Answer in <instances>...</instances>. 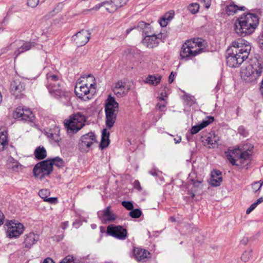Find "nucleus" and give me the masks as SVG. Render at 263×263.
Returning <instances> with one entry per match:
<instances>
[{
    "label": "nucleus",
    "instance_id": "49530a36",
    "mask_svg": "<svg viewBox=\"0 0 263 263\" xmlns=\"http://www.w3.org/2000/svg\"><path fill=\"white\" fill-rule=\"evenodd\" d=\"M149 24H147L144 22H140L138 23V25L137 26V28L139 29L140 30H142L143 32H144V29L148 28Z\"/></svg>",
    "mask_w": 263,
    "mask_h": 263
},
{
    "label": "nucleus",
    "instance_id": "2eb2a0df",
    "mask_svg": "<svg viewBox=\"0 0 263 263\" xmlns=\"http://www.w3.org/2000/svg\"><path fill=\"white\" fill-rule=\"evenodd\" d=\"M76 95L83 100L87 101L91 98L90 90L87 85H76L74 88Z\"/></svg>",
    "mask_w": 263,
    "mask_h": 263
},
{
    "label": "nucleus",
    "instance_id": "ea45409f",
    "mask_svg": "<svg viewBox=\"0 0 263 263\" xmlns=\"http://www.w3.org/2000/svg\"><path fill=\"white\" fill-rule=\"evenodd\" d=\"M226 157L229 161L233 165H237L236 164V158L233 153V151H231L230 152L226 153Z\"/></svg>",
    "mask_w": 263,
    "mask_h": 263
},
{
    "label": "nucleus",
    "instance_id": "a878e982",
    "mask_svg": "<svg viewBox=\"0 0 263 263\" xmlns=\"http://www.w3.org/2000/svg\"><path fill=\"white\" fill-rule=\"evenodd\" d=\"M46 79L47 81L46 84L47 88L52 87L54 85L55 86L57 84L59 85L60 83H62V80L58 76L51 73H48L46 74Z\"/></svg>",
    "mask_w": 263,
    "mask_h": 263
},
{
    "label": "nucleus",
    "instance_id": "72a5a7b5",
    "mask_svg": "<svg viewBox=\"0 0 263 263\" xmlns=\"http://www.w3.org/2000/svg\"><path fill=\"white\" fill-rule=\"evenodd\" d=\"M54 130L55 132H58V133H53L49 132L47 133V137L49 138H51V139L54 142H56L59 146H60V142L61 140V138L60 137L59 134L60 130L58 129V128H57L54 129Z\"/></svg>",
    "mask_w": 263,
    "mask_h": 263
},
{
    "label": "nucleus",
    "instance_id": "13d9d810",
    "mask_svg": "<svg viewBox=\"0 0 263 263\" xmlns=\"http://www.w3.org/2000/svg\"><path fill=\"white\" fill-rule=\"evenodd\" d=\"M149 173L154 176H157L158 175L159 171L156 169H152L149 172Z\"/></svg>",
    "mask_w": 263,
    "mask_h": 263
},
{
    "label": "nucleus",
    "instance_id": "473e14b6",
    "mask_svg": "<svg viewBox=\"0 0 263 263\" xmlns=\"http://www.w3.org/2000/svg\"><path fill=\"white\" fill-rule=\"evenodd\" d=\"M35 158L38 160H42L47 156V153L44 147L39 146L34 152Z\"/></svg>",
    "mask_w": 263,
    "mask_h": 263
},
{
    "label": "nucleus",
    "instance_id": "aec40b11",
    "mask_svg": "<svg viewBox=\"0 0 263 263\" xmlns=\"http://www.w3.org/2000/svg\"><path fill=\"white\" fill-rule=\"evenodd\" d=\"M128 0H110L107 11L109 13L114 12L118 8L126 4Z\"/></svg>",
    "mask_w": 263,
    "mask_h": 263
},
{
    "label": "nucleus",
    "instance_id": "dca6fc26",
    "mask_svg": "<svg viewBox=\"0 0 263 263\" xmlns=\"http://www.w3.org/2000/svg\"><path fill=\"white\" fill-rule=\"evenodd\" d=\"M24 231V226L21 223H14L8 228L7 234L12 238H16L19 236Z\"/></svg>",
    "mask_w": 263,
    "mask_h": 263
},
{
    "label": "nucleus",
    "instance_id": "7c9ffc66",
    "mask_svg": "<svg viewBox=\"0 0 263 263\" xmlns=\"http://www.w3.org/2000/svg\"><path fill=\"white\" fill-rule=\"evenodd\" d=\"M109 132L106 129H103L102 132V139L100 147L103 149L108 146L110 140L109 139Z\"/></svg>",
    "mask_w": 263,
    "mask_h": 263
},
{
    "label": "nucleus",
    "instance_id": "9d476101",
    "mask_svg": "<svg viewBox=\"0 0 263 263\" xmlns=\"http://www.w3.org/2000/svg\"><path fill=\"white\" fill-rule=\"evenodd\" d=\"M193 45H195L194 43L189 40L183 44L180 52L181 59L192 58L198 55L199 51L197 52V50H195Z\"/></svg>",
    "mask_w": 263,
    "mask_h": 263
},
{
    "label": "nucleus",
    "instance_id": "4d7b16f0",
    "mask_svg": "<svg viewBox=\"0 0 263 263\" xmlns=\"http://www.w3.org/2000/svg\"><path fill=\"white\" fill-rule=\"evenodd\" d=\"M256 207V204L253 203V204H252L250 206L249 208H248L247 209V210H246V214H250L254 209H255V208Z\"/></svg>",
    "mask_w": 263,
    "mask_h": 263
},
{
    "label": "nucleus",
    "instance_id": "09e8293b",
    "mask_svg": "<svg viewBox=\"0 0 263 263\" xmlns=\"http://www.w3.org/2000/svg\"><path fill=\"white\" fill-rule=\"evenodd\" d=\"M156 36H157V39H158L159 43H160V41L164 42L167 37L166 34L164 33H160L156 35Z\"/></svg>",
    "mask_w": 263,
    "mask_h": 263
},
{
    "label": "nucleus",
    "instance_id": "a211bd4d",
    "mask_svg": "<svg viewBox=\"0 0 263 263\" xmlns=\"http://www.w3.org/2000/svg\"><path fill=\"white\" fill-rule=\"evenodd\" d=\"M145 36L142 40L144 45L149 48H153L158 46L159 43L156 34H148L147 32H145Z\"/></svg>",
    "mask_w": 263,
    "mask_h": 263
},
{
    "label": "nucleus",
    "instance_id": "4c0bfd02",
    "mask_svg": "<svg viewBox=\"0 0 263 263\" xmlns=\"http://www.w3.org/2000/svg\"><path fill=\"white\" fill-rule=\"evenodd\" d=\"M49 160L50 162H52V166L54 165L58 167H62L64 166V161L60 157H57L52 159H50Z\"/></svg>",
    "mask_w": 263,
    "mask_h": 263
},
{
    "label": "nucleus",
    "instance_id": "338daca9",
    "mask_svg": "<svg viewBox=\"0 0 263 263\" xmlns=\"http://www.w3.org/2000/svg\"><path fill=\"white\" fill-rule=\"evenodd\" d=\"M258 42L260 48L263 50V40H262V39H260L258 38Z\"/></svg>",
    "mask_w": 263,
    "mask_h": 263
},
{
    "label": "nucleus",
    "instance_id": "412c9836",
    "mask_svg": "<svg viewBox=\"0 0 263 263\" xmlns=\"http://www.w3.org/2000/svg\"><path fill=\"white\" fill-rule=\"evenodd\" d=\"M233 153L235 157L239 159L241 163H243L246 160H249L251 155L250 151H241L239 148L233 149Z\"/></svg>",
    "mask_w": 263,
    "mask_h": 263
},
{
    "label": "nucleus",
    "instance_id": "a19ab883",
    "mask_svg": "<svg viewBox=\"0 0 263 263\" xmlns=\"http://www.w3.org/2000/svg\"><path fill=\"white\" fill-rule=\"evenodd\" d=\"M252 250L245 251L241 257V259L245 262L248 261L252 256Z\"/></svg>",
    "mask_w": 263,
    "mask_h": 263
},
{
    "label": "nucleus",
    "instance_id": "e2e57ef3",
    "mask_svg": "<svg viewBox=\"0 0 263 263\" xmlns=\"http://www.w3.org/2000/svg\"><path fill=\"white\" fill-rule=\"evenodd\" d=\"M4 215L3 213L0 211V226L2 225L4 222Z\"/></svg>",
    "mask_w": 263,
    "mask_h": 263
},
{
    "label": "nucleus",
    "instance_id": "6ab92c4d",
    "mask_svg": "<svg viewBox=\"0 0 263 263\" xmlns=\"http://www.w3.org/2000/svg\"><path fill=\"white\" fill-rule=\"evenodd\" d=\"M128 89H127L126 87L125 82L122 80L116 82L112 88L113 92L118 97H122L125 96L128 92Z\"/></svg>",
    "mask_w": 263,
    "mask_h": 263
},
{
    "label": "nucleus",
    "instance_id": "3c124183",
    "mask_svg": "<svg viewBox=\"0 0 263 263\" xmlns=\"http://www.w3.org/2000/svg\"><path fill=\"white\" fill-rule=\"evenodd\" d=\"M39 3V0H28L27 5L31 8H35Z\"/></svg>",
    "mask_w": 263,
    "mask_h": 263
},
{
    "label": "nucleus",
    "instance_id": "b1692460",
    "mask_svg": "<svg viewBox=\"0 0 263 263\" xmlns=\"http://www.w3.org/2000/svg\"><path fill=\"white\" fill-rule=\"evenodd\" d=\"M222 180L221 172L219 170H214L211 172L210 182L212 186H219Z\"/></svg>",
    "mask_w": 263,
    "mask_h": 263
},
{
    "label": "nucleus",
    "instance_id": "c03bdc74",
    "mask_svg": "<svg viewBox=\"0 0 263 263\" xmlns=\"http://www.w3.org/2000/svg\"><path fill=\"white\" fill-rule=\"evenodd\" d=\"M208 120L202 121V123L199 124L202 129L206 127L209 124L212 123L214 120V117L211 116L208 117Z\"/></svg>",
    "mask_w": 263,
    "mask_h": 263
},
{
    "label": "nucleus",
    "instance_id": "6e6552de",
    "mask_svg": "<svg viewBox=\"0 0 263 263\" xmlns=\"http://www.w3.org/2000/svg\"><path fill=\"white\" fill-rule=\"evenodd\" d=\"M47 89L51 95L58 99L67 100L69 99V92L66 90L63 82Z\"/></svg>",
    "mask_w": 263,
    "mask_h": 263
},
{
    "label": "nucleus",
    "instance_id": "0eeeda50",
    "mask_svg": "<svg viewBox=\"0 0 263 263\" xmlns=\"http://www.w3.org/2000/svg\"><path fill=\"white\" fill-rule=\"evenodd\" d=\"M52 171V163L49 159H47L37 163L33 168V173L35 177L42 179L49 176Z\"/></svg>",
    "mask_w": 263,
    "mask_h": 263
},
{
    "label": "nucleus",
    "instance_id": "f03ea898",
    "mask_svg": "<svg viewBox=\"0 0 263 263\" xmlns=\"http://www.w3.org/2000/svg\"><path fill=\"white\" fill-rule=\"evenodd\" d=\"M259 24L258 16L254 13H243L235 21L234 30L239 36H246L253 33Z\"/></svg>",
    "mask_w": 263,
    "mask_h": 263
},
{
    "label": "nucleus",
    "instance_id": "052dcab7",
    "mask_svg": "<svg viewBox=\"0 0 263 263\" xmlns=\"http://www.w3.org/2000/svg\"><path fill=\"white\" fill-rule=\"evenodd\" d=\"M174 74L173 72H172L168 77V82L172 83L174 81Z\"/></svg>",
    "mask_w": 263,
    "mask_h": 263
},
{
    "label": "nucleus",
    "instance_id": "f3484780",
    "mask_svg": "<svg viewBox=\"0 0 263 263\" xmlns=\"http://www.w3.org/2000/svg\"><path fill=\"white\" fill-rule=\"evenodd\" d=\"M134 256L138 261H145L146 259L150 257V253L145 249L140 247L133 248Z\"/></svg>",
    "mask_w": 263,
    "mask_h": 263
},
{
    "label": "nucleus",
    "instance_id": "20e7f679",
    "mask_svg": "<svg viewBox=\"0 0 263 263\" xmlns=\"http://www.w3.org/2000/svg\"><path fill=\"white\" fill-rule=\"evenodd\" d=\"M262 71V63L258 60H255L242 70L241 77L246 82H251L258 78Z\"/></svg>",
    "mask_w": 263,
    "mask_h": 263
},
{
    "label": "nucleus",
    "instance_id": "37998d69",
    "mask_svg": "<svg viewBox=\"0 0 263 263\" xmlns=\"http://www.w3.org/2000/svg\"><path fill=\"white\" fill-rule=\"evenodd\" d=\"M161 97L160 98L161 101H160V102H158L157 104L156 107L157 108H158L160 110H161V111H163L164 110L166 105H165V103L164 102V99L163 98V95L162 92L161 93Z\"/></svg>",
    "mask_w": 263,
    "mask_h": 263
},
{
    "label": "nucleus",
    "instance_id": "864d4df0",
    "mask_svg": "<svg viewBox=\"0 0 263 263\" xmlns=\"http://www.w3.org/2000/svg\"><path fill=\"white\" fill-rule=\"evenodd\" d=\"M238 132L240 135L243 136L245 137H247L248 135V132L243 126L239 127L238 128Z\"/></svg>",
    "mask_w": 263,
    "mask_h": 263
},
{
    "label": "nucleus",
    "instance_id": "79ce46f5",
    "mask_svg": "<svg viewBox=\"0 0 263 263\" xmlns=\"http://www.w3.org/2000/svg\"><path fill=\"white\" fill-rule=\"evenodd\" d=\"M129 216L134 218H139L142 215V212L138 209L132 210L129 214Z\"/></svg>",
    "mask_w": 263,
    "mask_h": 263
},
{
    "label": "nucleus",
    "instance_id": "423d86ee",
    "mask_svg": "<svg viewBox=\"0 0 263 263\" xmlns=\"http://www.w3.org/2000/svg\"><path fill=\"white\" fill-rule=\"evenodd\" d=\"M52 171V163L49 159H47L37 163L33 168V173L35 177L42 179L49 176Z\"/></svg>",
    "mask_w": 263,
    "mask_h": 263
},
{
    "label": "nucleus",
    "instance_id": "393cba45",
    "mask_svg": "<svg viewBox=\"0 0 263 263\" xmlns=\"http://www.w3.org/2000/svg\"><path fill=\"white\" fill-rule=\"evenodd\" d=\"M39 239V236L33 233H30L25 235L24 243L25 247L27 248H30Z\"/></svg>",
    "mask_w": 263,
    "mask_h": 263
},
{
    "label": "nucleus",
    "instance_id": "9b49d317",
    "mask_svg": "<svg viewBox=\"0 0 263 263\" xmlns=\"http://www.w3.org/2000/svg\"><path fill=\"white\" fill-rule=\"evenodd\" d=\"M90 38V33L87 30L82 29L72 36V40L78 46L85 45Z\"/></svg>",
    "mask_w": 263,
    "mask_h": 263
},
{
    "label": "nucleus",
    "instance_id": "ddd939ff",
    "mask_svg": "<svg viewBox=\"0 0 263 263\" xmlns=\"http://www.w3.org/2000/svg\"><path fill=\"white\" fill-rule=\"evenodd\" d=\"M16 118L28 122H33L34 116L30 109H21L17 108L15 111L14 115Z\"/></svg>",
    "mask_w": 263,
    "mask_h": 263
},
{
    "label": "nucleus",
    "instance_id": "8fccbe9b",
    "mask_svg": "<svg viewBox=\"0 0 263 263\" xmlns=\"http://www.w3.org/2000/svg\"><path fill=\"white\" fill-rule=\"evenodd\" d=\"M61 263H74L73 257L70 255H68L65 257Z\"/></svg>",
    "mask_w": 263,
    "mask_h": 263
},
{
    "label": "nucleus",
    "instance_id": "774afa93",
    "mask_svg": "<svg viewBox=\"0 0 263 263\" xmlns=\"http://www.w3.org/2000/svg\"><path fill=\"white\" fill-rule=\"evenodd\" d=\"M19 166H21V165L16 163V164L13 165L12 168L13 170H16V169H17Z\"/></svg>",
    "mask_w": 263,
    "mask_h": 263
},
{
    "label": "nucleus",
    "instance_id": "1a4fd4ad",
    "mask_svg": "<svg viewBox=\"0 0 263 263\" xmlns=\"http://www.w3.org/2000/svg\"><path fill=\"white\" fill-rule=\"evenodd\" d=\"M107 232L109 235L120 240H124L127 235V230L121 226H109Z\"/></svg>",
    "mask_w": 263,
    "mask_h": 263
},
{
    "label": "nucleus",
    "instance_id": "bf43d9fd",
    "mask_svg": "<svg viewBox=\"0 0 263 263\" xmlns=\"http://www.w3.org/2000/svg\"><path fill=\"white\" fill-rule=\"evenodd\" d=\"M192 181L193 182V186L195 187H198L201 183V181H198V180L194 181L193 180H192Z\"/></svg>",
    "mask_w": 263,
    "mask_h": 263
},
{
    "label": "nucleus",
    "instance_id": "7ed1b4c3",
    "mask_svg": "<svg viewBox=\"0 0 263 263\" xmlns=\"http://www.w3.org/2000/svg\"><path fill=\"white\" fill-rule=\"evenodd\" d=\"M119 111V104L115 98L108 96L105 107L106 125L108 128L113 127Z\"/></svg>",
    "mask_w": 263,
    "mask_h": 263
},
{
    "label": "nucleus",
    "instance_id": "0e129e2a",
    "mask_svg": "<svg viewBox=\"0 0 263 263\" xmlns=\"http://www.w3.org/2000/svg\"><path fill=\"white\" fill-rule=\"evenodd\" d=\"M68 221L63 222L61 224V228L63 230H65L68 227Z\"/></svg>",
    "mask_w": 263,
    "mask_h": 263
},
{
    "label": "nucleus",
    "instance_id": "4be33fe9",
    "mask_svg": "<svg viewBox=\"0 0 263 263\" xmlns=\"http://www.w3.org/2000/svg\"><path fill=\"white\" fill-rule=\"evenodd\" d=\"M98 215L100 218L104 221H112L116 218V216L111 212L110 206H107L102 212H99Z\"/></svg>",
    "mask_w": 263,
    "mask_h": 263
},
{
    "label": "nucleus",
    "instance_id": "c85d7f7f",
    "mask_svg": "<svg viewBox=\"0 0 263 263\" xmlns=\"http://www.w3.org/2000/svg\"><path fill=\"white\" fill-rule=\"evenodd\" d=\"M246 8L245 6H238L234 3L227 6L226 8V13L229 15H233L239 11H245Z\"/></svg>",
    "mask_w": 263,
    "mask_h": 263
},
{
    "label": "nucleus",
    "instance_id": "4468645a",
    "mask_svg": "<svg viewBox=\"0 0 263 263\" xmlns=\"http://www.w3.org/2000/svg\"><path fill=\"white\" fill-rule=\"evenodd\" d=\"M97 140L95 134L92 132H89L84 135L81 138L80 147L81 149H88L93 143H97Z\"/></svg>",
    "mask_w": 263,
    "mask_h": 263
},
{
    "label": "nucleus",
    "instance_id": "bb28decb",
    "mask_svg": "<svg viewBox=\"0 0 263 263\" xmlns=\"http://www.w3.org/2000/svg\"><path fill=\"white\" fill-rule=\"evenodd\" d=\"M37 44L34 42H26L15 51L16 56H18L21 53L26 52L30 49L35 47Z\"/></svg>",
    "mask_w": 263,
    "mask_h": 263
},
{
    "label": "nucleus",
    "instance_id": "de8ad7c7",
    "mask_svg": "<svg viewBox=\"0 0 263 263\" xmlns=\"http://www.w3.org/2000/svg\"><path fill=\"white\" fill-rule=\"evenodd\" d=\"M122 205L128 210H132L134 208L133 204L130 201H122Z\"/></svg>",
    "mask_w": 263,
    "mask_h": 263
},
{
    "label": "nucleus",
    "instance_id": "5fc2aeb1",
    "mask_svg": "<svg viewBox=\"0 0 263 263\" xmlns=\"http://www.w3.org/2000/svg\"><path fill=\"white\" fill-rule=\"evenodd\" d=\"M172 17L169 16L167 18H162L160 20L159 23L161 27H165L167 24V20H171Z\"/></svg>",
    "mask_w": 263,
    "mask_h": 263
},
{
    "label": "nucleus",
    "instance_id": "39448f33",
    "mask_svg": "<svg viewBox=\"0 0 263 263\" xmlns=\"http://www.w3.org/2000/svg\"><path fill=\"white\" fill-rule=\"evenodd\" d=\"M85 117L82 113L78 112L66 120L64 124L68 134H74L85 125Z\"/></svg>",
    "mask_w": 263,
    "mask_h": 263
},
{
    "label": "nucleus",
    "instance_id": "cd10ccee",
    "mask_svg": "<svg viewBox=\"0 0 263 263\" xmlns=\"http://www.w3.org/2000/svg\"><path fill=\"white\" fill-rule=\"evenodd\" d=\"M191 42L194 43L195 45H193L195 50L199 51L198 54L202 53L205 47L204 41L201 39H193L189 40Z\"/></svg>",
    "mask_w": 263,
    "mask_h": 263
},
{
    "label": "nucleus",
    "instance_id": "a18cd8bd",
    "mask_svg": "<svg viewBox=\"0 0 263 263\" xmlns=\"http://www.w3.org/2000/svg\"><path fill=\"white\" fill-rule=\"evenodd\" d=\"M109 6V1H105L96 5L92 9L98 10L101 7H104L107 10V7Z\"/></svg>",
    "mask_w": 263,
    "mask_h": 263
},
{
    "label": "nucleus",
    "instance_id": "603ef678",
    "mask_svg": "<svg viewBox=\"0 0 263 263\" xmlns=\"http://www.w3.org/2000/svg\"><path fill=\"white\" fill-rule=\"evenodd\" d=\"M202 128L199 125H195L192 127L191 133L192 135L196 134Z\"/></svg>",
    "mask_w": 263,
    "mask_h": 263
},
{
    "label": "nucleus",
    "instance_id": "f704fd0d",
    "mask_svg": "<svg viewBox=\"0 0 263 263\" xmlns=\"http://www.w3.org/2000/svg\"><path fill=\"white\" fill-rule=\"evenodd\" d=\"M218 140L219 137L216 136L215 134H213L210 135V136L208 137L206 141L209 144L214 147L215 145L217 144Z\"/></svg>",
    "mask_w": 263,
    "mask_h": 263
},
{
    "label": "nucleus",
    "instance_id": "58836bf2",
    "mask_svg": "<svg viewBox=\"0 0 263 263\" xmlns=\"http://www.w3.org/2000/svg\"><path fill=\"white\" fill-rule=\"evenodd\" d=\"M263 185V181L259 180L258 181H255L251 184L252 189L254 193L259 191L261 186Z\"/></svg>",
    "mask_w": 263,
    "mask_h": 263
},
{
    "label": "nucleus",
    "instance_id": "680f3d73",
    "mask_svg": "<svg viewBox=\"0 0 263 263\" xmlns=\"http://www.w3.org/2000/svg\"><path fill=\"white\" fill-rule=\"evenodd\" d=\"M43 263H54V262L51 258L48 257L44 259Z\"/></svg>",
    "mask_w": 263,
    "mask_h": 263
},
{
    "label": "nucleus",
    "instance_id": "c756f323",
    "mask_svg": "<svg viewBox=\"0 0 263 263\" xmlns=\"http://www.w3.org/2000/svg\"><path fill=\"white\" fill-rule=\"evenodd\" d=\"M8 144L7 132L5 130L0 129V152L4 151Z\"/></svg>",
    "mask_w": 263,
    "mask_h": 263
},
{
    "label": "nucleus",
    "instance_id": "f8f14e48",
    "mask_svg": "<svg viewBox=\"0 0 263 263\" xmlns=\"http://www.w3.org/2000/svg\"><path fill=\"white\" fill-rule=\"evenodd\" d=\"M25 89L24 83L22 82L20 79H14L10 84V91L16 98H21L23 92Z\"/></svg>",
    "mask_w": 263,
    "mask_h": 263
},
{
    "label": "nucleus",
    "instance_id": "c9c22d12",
    "mask_svg": "<svg viewBox=\"0 0 263 263\" xmlns=\"http://www.w3.org/2000/svg\"><path fill=\"white\" fill-rule=\"evenodd\" d=\"M183 97L185 103L186 105L191 106L195 104V99L193 96H190L189 95H184Z\"/></svg>",
    "mask_w": 263,
    "mask_h": 263
},
{
    "label": "nucleus",
    "instance_id": "2f4dec72",
    "mask_svg": "<svg viewBox=\"0 0 263 263\" xmlns=\"http://www.w3.org/2000/svg\"><path fill=\"white\" fill-rule=\"evenodd\" d=\"M161 77H156L155 75H148L144 81L145 83L149 84L154 86L157 85L160 83Z\"/></svg>",
    "mask_w": 263,
    "mask_h": 263
},
{
    "label": "nucleus",
    "instance_id": "f257e3e1",
    "mask_svg": "<svg viewBox=\"0 0 263 263\" xmlns=\"http://www.w3.org/2000/svg\"><path fill=\"white\" fill-rule=\"evenodd\" d=\"M239 39L232 44L226 52L227 65L230 67H238L248 58L251 50V46Z\"/></svg>",
    "mask_w": 263,
    "mask_h": 263
},
{
    "label": "nucleus",
    "instance_id": "6e6d98bb",
    "mask_svg": "<svg viewBox=\"0 0 263 263\" xmlns=\"http://www.w3.org/2000/svg\"><path fill=\"white\" fill-rule=\"evenodd\" d=\"M133 185L135 189H137L139 191H141L142 190L140 183L138 180H135L133 183Z\"/></svg>",
    "mask_w": 263,
    "mask_h": 263
},
{
    "label": "nucleus",
    "instance_id": "5701e85b",
    "mask_svg": "<svg viewBox=\"0 0 263 263\" xmlns=\"http://www.w3.org/2000/svg\"><path fill=\"white\" fill-rule=\"evenodd\" d=\"M50 192L47 189H42L39 192V195L41 198L43 199L44 201L47 202L50 204H55L58 202V198L57 197H50Z\"/></svg>",
    "mask_w": 263,
    "mask_h": 263
},
{
    "label": "nucleus",
    "instance_id": "e433bc0d",
    "mask_svg": "<svg viewBox=\"0 0 263 263\" xmlns=\"http://www.w3.org/2000/svg\"><path fill=\"white\" fill-rule=\"evenodd\" d=\"M199 5L197 3L190 4L188 7V10L193 14L198 12L199 9Z\"/></svg>",
    "mask_w": 263,
    "mask_h": 263
},
{
    "label": "nucleus",
    "instance_id": "69168bd1",
    "mask_svg": "<svg viewBox=\"0 0 263 263\" xmlns=\"http://www.w3.org/2000/svg\"><path fill=\"white\" fill-rule=\"evenodd\" d=\"M263 202V197H261L260 198H258L255 202L254 203L257 206L258 204L261 203Z\"/></svg>",
    "mask_w": 263,
    "mask_h": 263
}]
</instances>
